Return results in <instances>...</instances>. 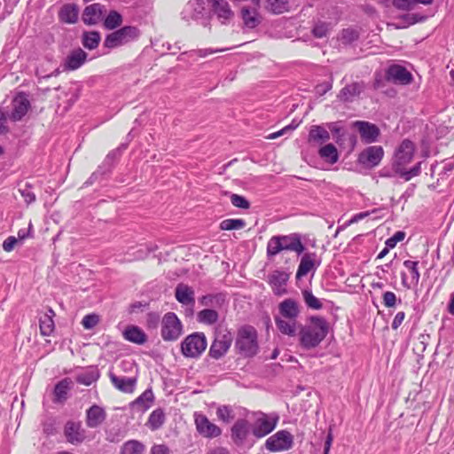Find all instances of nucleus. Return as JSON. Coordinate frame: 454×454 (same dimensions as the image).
<instances>
[{"instance_id": "1", "label": "nucleus", "mask_w": 454, "mask_h": 454, "mask_svg": "<svg viewBox=\"0 0 454 454\" xmlns=\"http://www.w3.org/2000/svg\"><path fill=\"white\" fill-rule=\"evenodd\" d=\"M300 346L306 350L316 348L325 339L329 333V324L320 316H311L307 323L298 329Z\"/></svg>"}, {"instance_id": "2", "label": "nucleus", "mask_w": 454, "mask_h": 454, "mask_svg": "<svg viewBox=\"0 0 454 454\" xmlns=\"http://www.w3.org/2000/svg\"><path fill=\"white\" fill-rule=\"evenodd\" d=\"M300 303L292 298H286L278 305V313L274 321L278 330L284 335L294 337L297 334L301 325L298 317L301 314Z\"/></svg>"}, {"instance_id": "3", "label": "nucleus", "mask_w": 454, "mask_h": 454, "mask_svg": "<svg viewBox=\"0 0 454 454\" xmlns=\"http://www.w3.org/2000/svg\"><path fill=\"white\" fill-rule=\"evenodd\" d=\"M415 153V145L409 139H404L395 149L393 160V169L405 181L411 180L420 173V162L410 169L406 166L411 162Z\"/></svg>"}, {"instance_id": "4", "label": "nucleus", "mask_w": 454, "mask_h": 454, "mask_svg": "<svg viewBox=\"0 0 454 454\" xmlns=\"http://www.w3.org/2000/svg\"><path fill=\"white\" fill-rule=\"evenodd\" d=\"M305 247L300 238L296 234L286 236H274L267 245V254L269 256H274L284 250L294 251L301 254Z\"/></svg>"}, {"instance_id": "5", "label": "nucleus", "mask_w": 454, "mask_h": 454, "mask_svg": "<svg viewBox=\"0 0 454 454\" xmlns=\"http://www.w3.org/2000/svg\"><path fill=\"white\" fill-rule=\"evenodd\" d=\"M236 348L245 356H254L258 351L257 332L250 325L241 327L238 332Z\"/></svg>"}, {"instance_id": "6", "label": "nucleus", "mask_w": 454, "mask_h": 454, "mask_svg": "<svg viewBox=\"0 0 454 454\" xmlns=\"http://www.w3.org/2000/svg\"><path fill=\"white\" fill-rule=\"evenodd\" d=\"M255 419L251 426L252 434L256 438H262L270 434L277 427L279 416L277 412H256Z\"/></svg>"}, {"instance_id": "7", "label": "nucleus", "mask_w": 454, "mask_h": 454, "mask_svg": "<svg viewBox=\"0 0 454 454\" xmlns=\"http://www.w3.org/2000/svg\"><path fill=\"white\" fill-rule=\"evenodd\" d=\"M139 35L140 31L137 27L126 26L108 35L105 39L104 45L106 48L114 49L137 40Z\"/></svg>"}, {"instance_id": "8", "label": "nucleus", "mask_w": 454, "mask_h": 454, "mask_svg": "<svg viewBox=\"0 0 454 454\" xmlns=\"http://www.w3.org/2000/svg\"><path fill=\"white\" fill-rule=\"evenodd\" d=\"M207 348V339L204 333H194L188 335L181 344L182 354L185 357L197 358Z\"/></svg>"}, {"instance_id": "9", "label": "nucleus", "mask_w": 454, "mask_h": 454, "mask_svg": "<svg viewBox=\"0 0 454 454\" xmlns=\"http://www.w3.org/2000/svg\"><path fill=\"white\" fill-rule=\"evenodd\" d=\"M294 436L286 430H280L270 436L265 442V448L270 452H282L292 449Z\"/></svg>"}, {"instance_id": "10", "label": "nucleus", "mask_w": 454, "mask_h": 454, "mask_svg": "<svg viewBox=\"0 0 454 454\" xmlns=\"http://www.w3.org/2000/svg\"><path fill=\"white\" fill-rule=\"evenodd\" d=\"M233 340L232 334L228 330H219L215 338L210 346L209 356L212 358L219 359L223 357L231 346Z\"/></svg>"}, {"instance_id": "11", "label": "nucleus", "mask_w": 454, "mask_h": 454, "mask_svg": "<svg viewBox=\"0 0 454 454\" xmlns=\"http://www.w3.org/2000/svg\"><path fill=\"white\" fill-rule=\"evenodd\" d=\"M182 333V325L175 313H167L162 319L161 336L164 340H175Z\"/></svg>"}, {"instance_id": "12", "label": "nucleus", "mask_w": 454, "mask_h": 454, "mask_svg": "<svg viewBox=\"0 0 454 454\" xmlns=\"http://www.w3.org/2000/svg\"><path fill=\"white\" fill-rule=\"evenodd\" d=\"M403 266L407 271L401 273L402 285L406 289H414L418 286L420 273L419 271V262L406 260L403 262Z\"/></svg>"}, {"instance_id": "13", "label": "nucleus", "mask_w": 454, "mask_h": 454, "mask_svg": "<svg viewBox=\"0 0 454 454\" xmlns=\"http://www.w3.org/2000/svg\"><path fill=\"white\" fill-rule=\"evenodd\" d=\"M197 431L207 438H215L222 434L221 428L203 414H194Z\"/></svg>"}, {"instance_id": "14", "label": "nucleus", "mask_w": 454, "mask_h": 454, "mask_svg": "<svg viewBox=\"0 0 454 454\" xmlns=\"http://www.w3.org/2000/svg\"><path fill=\"white\" fill-rule=\"evenodd\" d=\"M384 155V150L380 145L365 148L358 157V161L366 167L373 168L380 164Z\"/></svg>"}, {"instance_id": "15", "label": "nucleus", "mask_w": 454, "mask_h": 454, "mask_svg": "<svg viewBox=\"0 0 454 454\" xmlns=\"http://www.w3.org/2000/svg\"><path fill=\"white\" fill-rule=\"evenodd\" d=\"M386 77L396 84L407 85L412 82V74L404 67L393 64L388 67Z\"/></svg>"}, {"instance_id": "16", "label": "nucleus", "mask_w": 454, "mask_h": 454, "mask_svg": "<svg viewBox=\"0 0 454 454\" xmlns=\"http://www.w3.org/2000/svg\"><path fill=\"white\" fill-rule=\"evenodd\" d=\"M206 14L205 1H189L181 12L183 20L186 21L203 20Z\"/></svg>"}, {"instance_id": "17", "label": "nucleus", "mask_w": 454, "mask_h": 454, "mask_svg": "<svg viewBox=\"0 0 454 454\" xmlns=\"http://www.w3.org/2000/svg\"><path fill=\"white\" fill-rule=\"evenodd\" d=\"M211 12L222 24L229 22L234 16L227 0H210Z\"/></svg>"}, {"instance_id": "18", "label": "nucleus", "mask_w": 454, "mask_h": 454, "mask_svg": "<svg viewBox=\"0 0 454 454\" xmlns=\"http://www.w3.org/2000/svg\"><path fill=\"white\" fill-rule=\"evenodd\" d=\"M289 275L283 270H275L269 275V283L276 295H282L286 293V286Z\"/></svg>"}, {"instance_id": "19", "label": "nucleus", "mask_w": 454, "mask_h": 454, "mask_svg": "<svg viewBox=\"0 0 454 454\" xmlns=\"http://www.w3.org/2000/svg\"><path fill=\"white\" fill-rule=\"evenodd\" d=\"M87 53L81 48L72 51L66 58L64 70H76L82 67L87 59Z\"/></svg>"}, {"instance_id": "20", "label": "nucleus", "mask_w": 454, "mask_h": 454, "mask_svg": "<svg viewBox=\"0 0 454 454\" xmlns=\"http://www.w3.org/2000/svg\"><path fill=\"white\" fill-rule=\"evenodd\" d=\"M106 12V10L100 4H92L84 9L82 20L88 25L97 24L102 19L103 13Z\"/></svg>"}, {"instance_id": "21", "label": "nucleus", "mask_w": 454, "mask_h": 454, "mask_svg": "<svg viewBox=\"0 0 454 454\" xmlns=\"http://www.w3.org/2000/svg\"><path fill=\"white\" fill-rule=\"evenodd\" d=\"M316 257L317 255L315 253L305 254L301 257L296 272V278L301 279L309 272L317 269V267L319 265V262H316Z\"/></svg>"}, {"instance_id": "22", "label": "nucleus", "mask_w": 454, "mask_h": 454, "mask_svg": "<svg viewBox=\"0 0 454 454\" xmlns=\"http://www.w3.org/2000/svg\"><path fill=\"white\" fill-rule=\"evenodd\" d=\"M65 435L67 441L73 444L81 443L85 438L81 424L74 421H68L66 424Z\"/></svg>"}, {"instance_id": "23", "label": "nucleus", "mask_w": 454, "mask_h": 454, "mask_svg": "<svg viewBox=\"0 0 454 454\" xmlns=\"http://www.w3.org/2000/svg\"><path fill=\"white\" fill-rule=\"evenodd\" d=\"M249 433V423L247 419H238L231 427V439L236 444H242Z\"/></svg>"}, {"instance_id": "24", "label": "nucleus", "mask_w": 454, "mask_h": 454, "mask_svg": "<svg viewBox=\"0 0 454 454\" xmlns=\"http://www.w3.org/2000/svg\"><path fill=\"white\" fill-rule=\"evenodd\" d=\"M355 125L357 128L362 139L366 143H372L376 141L380 135V130L374 124H371L366 121H356Z\"/></svg>"}, {"instance_id": "25", "label": "nucleus", "mask_w": 454, "mask_h": 454, "mask_svg": "<svg viewBox=\"0 0 454 454\" xmlns=\"http://www.w3.org/2000/svg\"><path fill=\"white\" fill-rule=\"evenodd\" d=\"M175 296L183 305L193 306L195 303L194 291L191 286L185 284L181 283L176 286Z\"/></svg>"}, {"instance_id": "26", "label": "nucleus", "mask_w": 454, "mask_h": 454, "mask_svg": "<svg viewBox=\"0 0 454 454\" xmlns=\"http://www.w3.org/2000/svg\"><path fill=\"white\" fill-rule=\"evenodd\" d=\"M106 414L103 408L93 405L86 413V424L90 428L98 427L106 419Z\"/></svg>"}, {"instance_id": "27", "label": "nucleus", "mask_w": 454, "mask_h": 454, "mask_svg": "<svg viewBox=\"0 0 454 454\" xmlns=\"http://www.w3.org/2000/svg\"><path fill=\"white\" fill-rule=\"evenodd\" d=\"M262 7L268 12L278 15L289 12L291 4L289 0H262Z\"/></svg>"}, {"instance_id": "28", "label": "nucleus", "mask_w": 454, "mask_h": 454, "mask_svg": "<svg viewBox=\"0 0 454 454\" xmlns=\"http://www.w3.org/2000/svg\"><path fill=\"white\" fill-rule=\"evenodd\" d=\"M29 107V101L23 95L17 96L13 100V108L10 118L18 121L27 114Z\"/></svg>"}, {"instance_id": "29", "label": "nucleus", "mask_w": 454, "mask_h": 454, "mask_svg": "<svg viewBox=\"0 0 454 454\" xmlns=\"http://www.w3.org/2000/svg\"><path fill=\"white\" fill-rule=\"evenodd\" d=\"M110 379L114 386L120 391L125 393H132L134 391L137 382V380L135 378L116 376L114 373H110Z\"/></svg>"}, {"instance_id": "30", "label": "nucleus", "mask_w": 454, "mask_h": 454, "mask_svg": "<svg viewBox=\"0 0 454 454\" xmlns=\"http://www.w3.org/2000/svg\"><path fill=\"white\" fill-rule=\"evenodd\" d=\"M257 6L247 7L243 6L241 9V17L244 22V25L248 28H254L261 22V16L259 15Z\"/></svg>"}, {"instance_id": "31", "label": "nucleus", "mask_w": 454, "mask_h": 454, "mask_svg": "<svg viewBox=\"0 0 454 454\" xmlns=\"http://www.w3.org/2000/svg\"><path fill=\"white\" fill-rule=\"evenodd\" d=\"M153 391L151 389H146L134 402H132L131 406L134 410L144 412L150 408L153 402Z\"/></svg>"}, {"instance_id": "32", "label": "nucleus", "mask_w": 454, "mask_h": 454, "mask_svg": "<svg viewBox=\"0 0 454 454\" xmlns=\"http://www.w3.org/2000/svg\"><path fill=\"white\" fill-rule=\"evenodd\" d=\"M123 336L127 340L138 345L144 344L147 340L145 332L135 325L128 326L123 332Z\"/></svg>"}, {"instance_id": "33", "label": "nucleus", "mask_w": 454, "mask_h": 454, "mask_svg": "<svg viewBox=\"0 0 454 454\" xmlns=\"http://www.w3.org/2000/svg\"><path fill=\"white\" fill-rule=\"evenodd\" d=\"M54 315V311L51 309H49L48 312L40 317L39 326L42 335L50 336L54 331L55 325L52 318Z\"/></svg>"}, {"instance_id": "34", "label": "nucleus", "mask_w": 454, "mask_h": 454, "mask_svg": "<svg viewBox=\"0 0 454 454\" xmlns=\"http://www.w3.org/2000/svg\"><path fill=\"white\" fill-rule=\"evenodd\" d=\"M309 142L323 144L330 139V133L323 126L314 125L309 132Z\"/></svg>"}, {"instance_id": "35", "label": "nucleus", "mask_w": 454, "mask_h": 454, "mask_svg": "<svg viewBox=\"0 0 454 454\" xmlns=\"http://www.w3.org/2000/svg\"><path fill=\"white\" fill-rule=\"evenodd\" d=\"M319 156L331 164H334L339 160L337 148L333 144H327L322 146L318 151Z\"/></svg>"}, {"instance_id": "36", "label": "nucleus", "mask_w": 454, "mask_h": 454, "mask_svg": "<svg viewBox=\"0 0 454 454\" xmlns=\"http://www.w3.org/2000/svg\"><path fill=\"white\" fill-rule=\"evenodd\" d=\"M363 90L360 83L354 82L345 86L340 92V98L344 101H351L353 98L359 95Z\"/></svg>"}, {"instance_id": "37", "label": "nucleus", "mask_w": 454, "mask_h": 454, "mask_svg": "<svg viewBox=\"0 0 454 454\" xmlns=\"http://www.w3.org/2000/svg\"><path fill=\"white\" fill-rule=\"evenodd\" d=\"M59 18L66 23H74L78 19V9L75 5H64L59 12Z\"/></svg>"}, {"instance_id": "38", "label": "nucleus", "mask_w": 454, "mask_h": 454, "mask_svg": "<svg viewBox=\"0 0 454 454\" xmlns=\"http://www.w3.org/2000/svg\"><path fill=\"white\" fill-rule=\"evenodd\" d=\"M145 445L137 440L126 442L121 450V454H145Z\"/></svg>"}, {"instance_id": "39", "label": "nucleus", "mask_w": 454, "mask_h": 454, "mask_svg": "<svg viewBox=\"0 0 454 454\" xmlns=\"http://www.w3.org/2000/svg\"><path fill=\"white\" fill-rule=\"evenodd\" d=\"M165 422V413L162 409L154 410L149 416L147 426L152 430L159 429Z\"/></svg>"}, {"instance_id": "40", "label": "nucleus", "mask_w": 454, "mask_h": 454, "mask_svg": "<svg viewBox=\"0 0 454 454\" xmlns=\"http://www.w3.org/2000/svg\"><path fill=\"white\" fill-rule=\"evenodd\" d=\"M218 318L217 311L209 309H202L197 315L198 321L206 325H213L217 322Z\"/></svg>"}, {"instance_id": "41", "label": "nucleus", "mask_w": 454, "mask_h": 454, "mask_svg": "<svg viewBox=\"0 0 454 454\" xmlns=\"http://www.w3.org/2000/svg\"><path fill=\"white\" fill-rule=\"evenodd\" d=\"M100 42V35L98 32H86L83 34L82 44L89 50L96 49Z\"/></svg>"}, {"instance_id": "42", "label": "nucleus", "mask_w": 454, "mask_h": 454, "mask_svg": "<svg viewBox=\"0 0 454 454\" xmlns=\"http://www.w3.org/2000/svg\"><path fill=\"white\" fill-rule=\"evenodd\" d=\"M331 27L330 22L318 20L314 24L311 32L316 38H324L328 35Z\"/></svg>"}, {"instance_id": "43", "label": "nucleus", "mask_w": 454, "mask_h": 454, "mask_svg": "<svg viewBox=\"0 0 454 454\" xmlns=\"http://www.w3.org/2000/svg\"><path fill=\"white\" fill-rule=\"evenodd\" d=\"M217 418L224 423H229L234 419L235 409L229 405L219 406L216 410Z\"/></svg>"}, {"instance_id": "44", "label": "nucleus", "mask_w": 454, "mask_h": 454, "mask_svg": "<svg viewBox=\"0 0 454 454\" xmlns=\"http://www.w3.org/2000/svg\"><path fill=\"white\" fill-rule=\"evenodd\" d=\"M69 390V381L63 380L59 381L54 388V396L56 402H63L67 397V392Z\"/></svg>"}, {"instance_id": "45", "label": "nucleus", "mask_w": 454, "mask_h": 454, "mask_svg": "<svg viewBox=\"0 0 454 454\" xmlns=\"http://www.w3.org/2000/svg\"><path fill=\"white\" fill-rule=\"evenodd\" d=\"M359 37V33L356 29L348 27L343 29L339 35V41L343 44H351Z\"/></svg>"}, {"instance_id": "46", "label": "nucleus", "mask_w": 454, "mask_h": 454, "mask_svg": "<svg viewBox=\"0 0 454 454\" xmlns=\"http://www.w3.org/2000/svg\"><path fill=\"white\" fill-rule=\"evenodd\" d=\"M246 226L243 219H225L221 222L220 229L223 231L240 230Z\"/></svg>"}, {"instance_id": "47", "label": "nucleus", "mask_w": 454, "mask_h": 454, "mask_svg": "<svg viewBox=\"0 0 454 454\" xmlns=\"http://www.w3.org/2000/svg\"><path fill=\"white\" fill-rule=\"evenodd\" d=\"M303 300L306 305L313 309H320L323 305L322 302L312 294L309 290L302 291Z\"/></svg>"}, {"instance_id": "48", "label": "nucleus", "mask_w": 454, "mask_h": 454, "mask_svg": "<svg viewBox=\"0 0 454 454\" xmlns=\"http://www.w3.org/2000/svg\"><path fill=\"white\" fill-rule=\"evenodd\" d=\"M122 21L121 15L115 12L112 11L109 12V14L105 19V27L108 29H114L121 25Z\"/></svg>"}, {"instance_id": "49", "label": "nucleus", "mask_w": 454, "mask_h": 454, "mask_svg": "<svg viewBox=\"0 0 454 454\" xmlns=\"http://www.w3.org/2000/svg\"><path fill=\"white\" fill-rule=\"evenodd\" d=\"M98 378V374L96 372L89 373H81L77 376V381L85 386H90Z\"/></svg>"}, {"instance_id": "50", "label": "nucleus", "mask_w": 454, "mask_h": 454, "mask_svg": "<svg viewBox=\"0 0 454 454\" xmlns=\"http://www.w3.org/2000/svg\"><path fill=\"white\" fill-rule=\"evenodd\" d=\"M98 322L99 317L97 314H89L82 318V325L85 329L90 330L94 328Z\"/></svg>"}, {"instance_id": "51", "label": "nucleus", "mask_w": 454, "mask_h": 454, "mask_svg": "<svg viewBox=\"0 0 454 454\" xmlns=\"http://www.w3.org/2000/svg\"><path fill=\"white\" fill-rule=\"evenodd\" d=\"M231 201L232 205L235 206L236 207L243 209H247L250 206L248 200L245 197L239 194H232L231 196Z\"/></svg>"}, {"instance_id": "52", "label": "nucleus", "mask_w": 454, "mask_h": 454, "mask_svg": "<svg viewBox=\"0 0 454 454\" xmlns=\"http://www.w3.org/2000/svg\"><path fill=\"white\" fill-rule=\"evenodd\" d=\"M393 5L403 11H410L415 7L413 0H393Z\"/></svg>"}, {"instance_id": "53", "label": "nucleus", "mask_w": 454, "mask_h": 454, "mask_svg": "<svg viewBox=\"0 0 454 454\" xmlns=\"http://www.w3.org/2000/svg\"><path fill=\"white\" fill-rule=\"evenodd\" d=\"M383 304L387 308H393L396 305L397 298L395 293L387 291L383 294Z\"/></svg>"}, {"instance_id": "54", "label": "nucleus", "mask_w": 454, "mask_h": 454, "mask_svg": "<svg viewBox=\"0 0 454 454\" xmlns=\"http://www.w3.org/2000/svg\"><path fill=\"white\" fill-rule=\"evenodd\" d=\"M405 237V233L403 231H396L391 238L386 240V246L391 248H394L396 244L402 241Z\"/></svg>"}, {"instance_id": "55", "label": "nucleus", "mask_w": 454, "mask_h": 454, "mask_svg": "<svg viewBox=\"0 0 454 454\" xmlns=\"http://www.w3.org/2000/svg\"><path fill=\"white\" fill-rule=\"evenodd\" d=\"M333 441V434L332 427L329 428L325 444H324V454H329Z\"/></svg>"}, {"instance_id": "56", "label": "nucleus", "mask_w": 454, "mask_h": 454, "mask_svg": "<svg viewBox=\"0 0 454 454\" xmlns=\"http://www.w3.org/2000/svg\"><path fill=\"white\" fill-rule=\"evenodd\" d=\"M17 242L18 239L15 237H8L3 243V249L6 252H11L14 248Z\"/></svg>"}, {"instance_id": "57", "label": "nucleus", "mask_w": 454, "mask_h": 454, "mask_svg": "<svg viewBox=\"0 0 454 454\" xmlns=\"http://www.w3.org/2000/svg\"><path fill=\"white\" fill-rule=\"evenodd\" d=\"M150 454H169L168 448L164 444L153 445Z\"/></svg>"}, {"instance_id": "58", "label": "nucleus", "mask_w": 454, "mask_h": 454, "mask_svg": "<svg viewBox=\"0 0 454 454\" xmlns=\"http://www.w3.org/2000/svg\"><path fill=\"white\" fill-rule=\"evenodd\" d=\"M404 317H405L404 312H403V311L398 312L393 319L392 328L396 330L403 322Z\"/></svg>"}, {"instance_id": "59", "label": "nucleus", "mask_w": 454, "mask_h": 454, "mask_svg": "<svg viewBox=\"0 0 454 454\" xmlns=\"http://www.w3.org/2000/svg\"><path fill=\"white\" fill-rule=\"evenodd\" d=\"M20 192H21V196L23 197L24 200L27 204H30L33 201H35V195L29 189H24V190L20 191Z\"/></svg>"}, {"instance_id": "60", "label": "nucleus", "mask_w": 454, "mask_h": 454, "mask_svg": "<svg viewBox=\"0 0 454 454\" xmlns=\"http://www.w3.org/2000/svg\"><path fill=\"white\" fill-rule=\"evenodd\" d=\"M368 215H369V212H361V213L356 214L355 215H353L351 217L350 220H348V222L345 224V226H348L352 223H356L359 222L360 220L365 218Z\"/></svg>"}, {"instance_id": "61", "label": "nucleus", "mask_w": 454, "mask_h": 454, "mask_svg": "<svg viewBox=\"0 0 454 454\" xmlns=\"http://www.w3.org/2000/svg\"><path fill=\"white\" fill-rule=\"evenodd\" d=\"M125 149H126V146L121 145V146L118 147L117 149L110 152L106 156V160H110L118 158L121 155V152Z\"/></svg>"}, {"instance_id": "62", "label": "nucleus", "mask_w": 454, "mask_h": 454, "mask_svg": "<svg viewBox=\"0 0 454 454\" xmlns=\"http://www.w3.org/2000/svg\"><path fill=\"white\" fill-rule=\"evenodd\" d=\"M224 50H212V49H201V50H198L196 51L197 55L200 58H205L207 57V55L209 54H212V53H215V52H219V51H223Z\"/></svg>"}, {"instance_id": "63", "label": "nucleus", "mask_w": 454, "mask_h": 454, "mask_svg": "<svg viewBox=\"0 0 454 454\" xmlns=\"http://www.w3.org/2000/svg\"><path fill=\"white\" fill-rule=\"evenodd\" d=\"M215 297L212 295H205L200 300V303L202 306H209L213 303Z\"/></svg>"}, {"instance_id": "64", "label": "nucleus", "mask_w": 454, "mask_h": 454, "mask_svg": "<svg viewBox=\"0 0 454 454\" xmlns=\"http://www.w3.org/2000/svg\"><path fill=\"white\" fill-rule=\"evenodd\" d=\"M208 454H231L228 450L223 447H218L212 450Z\"/></svg>"}]
</instances>
